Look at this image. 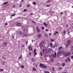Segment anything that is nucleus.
<instances>
[{"mask_svg": "<svg viewBox=\"0 0 73 73\" xmlns=\"http://www.w3.org/2000/svg\"><path fill=\"white\" fill-rule=\"evenodd\" d=\"M40 66L42 68H47V66H46L43 64H40Z\"/></svg>", "mask_w": 73, "mask_h": 73, "instance_id": "f257e3e1", "label": "nucleus"}, {"mask_svg": "<svg viewBox=\"0 0 73 73\" xmlns=\"http://www.w3.org/2000/svg\"><path fill=\"white\" fill-rule=\"evenodd\" d=\"M44 41H42L41 42L40 44V46L41 47H42L43 46V45H44Z\"/></svg>", "mask_w": 73, "mask_h": 73, "instance_id": "f03ea898", "label": "nucleus"}, {"mask_svg": "<svg viewBox=\"0 0 73 73\" xmlns=\"http://www.w3.org/2000/svg\"><path fill=\"white\" fill-rule=\"evenodd\" d=\"M48 51V50L47 49L45 50L44 49L43 51H42V53H46Z\"/></svg>", "mask_w": 73, "mask_h": 73, "instance_id": "7ed1b4c3", "label": "nucleus"}, {"mask_svg": "<svg viewBox=\"0 0 73 73\" xmlns=\"http://www.w3.org/2000/svg\"><path fill=\"white\" fill-rule=\"evenodd\" d=\"M28 49H29L30 50H32V47H31V46H29L28 47Z\"/></svg>", "mask_w": 73, "mask_h": 73, "instance_id": "20e7f679", "label": "nucleus"}, {"mask_svg": "<svg viewBox=\"0 0 73 73\" xmlns=\"http://www.w3.org/2000/svg\"><path fill=\"white\" fill-rule=\"evenodd\" d=\"M36 29L37 32H38V33H39V32H40V29H39V28H38V27H36Z\"/></svg>", "mask_w": 73, "mask_h": 73, "instance_id": "39448f33", "label": "nucleus"}, {"mask_svg": "<svg viewBox=\"0 0 73 73\" xmlns=\"http://www.w3.org/2000/svg\"><path fill=\"white\" fill-rule=\"evenodd\" d=\"M70 53H68V54H66L65 55V56L66 57V56H70Z\"/></svg>", "mask_w": 73, "mask_h": 73, "instance_id": "423d86ee", "label": "nucleus"}, {"mask_svg": "<svg viewBox=\"0 0 73 73\" xmlns=\"http://www.w3.org/2000/svg\"><path fill=\"white\" fill-rule=\"evenodd\" d=\"M34 53L35 55H37V53L36 52V49H35L34 50Z\"/></svg>", "mask_w": 73, "mask_h": 73, "instance_id": "0eeeda50", "label": "nucleus"}, {"mask_svg": "<svg viewBox=\"0 0 73 73\" xmlns=\"http://www.w3.org/2000/svg\"><path fill=\"white\" fill-rule=\"evenodd\" d=\"M44 25H45L46 27H47V26H48V25L47 24H46V23H43Z\"/></svg>", "mask_w": 73, "mask_h": 73, "instance_id": "6e6552de", "label": "nucleus"}, {"mask_svg": "<svg viewBox=\"0 0 73 73\" xmlns=\"http://www.w3.org/2000/svg\"><path fill=\"white\" fill-rule=\"evenodd\" d=\"M41 35L40 34H39L38 35V37H39V38H40V37H41Z\"/></svg>", "mask_w": 73, "mask_h": 73, "instance_id": "1a4fd4ad", "label": "nucleus"}, {"mask_svg": "<svg viewBox=\"0 0 73 73\" xmlns=\"http://www.w3.org/2000/svg\"><path fill=\"white\" fill-rule=\"evenodd\" d=\"M52 56L53 57V58H55V57H56V56L54 54L52 55Z\"/></svg>", "mask_w": 73, "mask_h": 73, "instance_id": "9d476101", "label": "nucleus"}, {"mask_svg": "<svg viewBox=\"0 0 73 73\" xmlns=\"http://www.w3.org/2000/svg\"><path fill=\"white\" fill-rule=\"evenodd\" d=\"M62 46H60V47H59L58 48V50H60V49H62Z\"/></svg>", "mask_w": 73, "mask_h": 73, "instance_id": "9b49d317", "label": "nucleus"}, {"mask_svg": "<svg viewBox=\"0 0 73 73\" xmlns=\"http://www.w3.org/2000/svg\"><path fill=\"white\" fill-rule=\"evenodd\" d=\"M62 65L63 66H65V64L64 63H62Z\"/></svg>", "mask_w": 73, "mask_h": 73, "instance_id": "f8f14e48", "label": "nucleus"}, {"mask_svg": "<svg viewBox=\"0 0 73 73\" xmlns=\"http://www.w3.org/2000/svg\"><path fill=\"white\" fill-rule=\"evenodd\" d=\"M50 47H52V45H53V43H51L50 44Z\"/></svg>", "mask_w": 73, "mask_h": 73, "instance_id": "ddd939ff", "label": "nucleus"}, {"mask_svg": "<svg viewBox=\"0 0 73 73\" xmlns=\"http://www.w3.org/2000/svg\"><path fill=\"white\" fill-rule=\"evenodd\" d=\"M67 43H70V42H71V40H68L67 41Z\"/></svg>", "mask_w": 73, "mask_h": 73, "instance_id": "4468645a", "label": "nucleus"}, {"mask_svg": "<svg viewBox=\"0 0 73 73\" xmlns=\"http://www.w3.org/2000/svg\"><path fill=\"white\" fill-rule=\"evenodd\" d=\"M21 25L20 23H18L17 24V26L19 27V26H20V25Z\"/></svg>", "mask_w": 73, "mask_h": 73, "instance_id": "2eb2a0df", "label": "nucleus"}, {"mask_svg": "<svg viewBox=\"0 0 73 73\" xmlns=\"http://www.w3.org/2000/svg\"><path fill=\"white\" fill-rule=\"evenodd\" d=\"M4 44L5 45H7V42H5L4 43Z\"/></svg>", "mask_w": 73, "mask_h": 73, "instance_id": "dca6fc26", "label": "nucleus"}, {"mask_svg": "<svg viewBox=\"0 0 73 73\" xmlns=\"http://www.w3.org/2000/svg\"><path fill=\"white\" fill-rule=\"evenodd\" d=\"M21 57H22V55H21L20 56H19L18 58V59L20 60V59H21Z\"/></svg>", "mask_w": 73, "mask_h": 73, "instance_id": "f3484780", "label": "nucleus"}, {"mask_svg": "<svg viewBox=\"0 0 73 73\" xmlns=\"http://www.w3.org/2000/svg\"><path fill=\"white\" fill-rule=\"evenodd\" d=\"M71 50H73V46L71 47L70 48Z\"/></svg>", "mask_w": 73, "mask_h": 73, "instance_id": "a211bd4d", "label": "nucleus"}, {"mask_svg": "<svg viewBox=\"0 0 73 73\" xmlns=\"http://www.w3.org/2000/svg\"><path fill=\"white\" fill-rule=\"evenodd\" d=\"M33 70H36V68L35 67H33Z\"/></svg>", "mask_w": 73, "mask_h": 73, "instance_id": "6ab92c4d", "label": "nucleus"}, {"mask_svg": "<svg viewBox=\"0 0 73 73\" xmlns=\"http://www.w3.org/2000/svg\"><path fill=\"white\" fill-rule=\"evenodd\" d=\"M67 59H68V61H70V59L69 57H68L67 58Z\"/></svg>", "mask_w": 73, "mask_h": 73, "instance_id": "aec40b11", "label": "nucleus"}, {"mask_svg": "<svg viewBox=\"0 0 73 73\" xmlns=\"http://www.w3.org/2000/svg\"><path fill=\"white\" fill-rule=\"evenodd\" d=\"M2 58H3L4 60H6V58L4 57V56L2 57Z\"/></svg>", "mask_w": 73, "mask_h": 73, "instance_id": "412c9836", "label": "nucleus"}, {"mask_svg": "<svg viewBox=\"0 0 73 73\" xmlns=\"http://www.w3.org/2000/svg\"><path fill=\"white\" fill-rule=\"evenodd\" d=\"M31 60H32L33 61V62H35V60H34V59H33V58H31Z\"/></svg>", "mask_w": 73, "mask_h": 73, "instance_id": "4be33fe9", "label": "nucleus"}, {"mask_svg": "<svg viewBox=\"0 0 73 73\" xmlns=\"http://www.w3.org/2000/svg\"><path fill=\"white\" fill-rule=\"evenodd\" d=\"M31 7V5L29 4H28L27 5V7Z\"/></svg>", "mask_w": 73, "mask_h": 73, "instance_id": "5701e85b", "label": "nucleus"}, {"mask_svg": "<svg viewBox=\"0 0 73 73\" xmlns=\"http://www.w3.org/2000/svg\"><path fill=\"white\" fill-rule=\"evenodd\" d=\"M23 33L22 32H20L19 33V35H23Z\"/></svg>", "mask_w": 73, "mask_h": 73, "instance_id": "b1692460", "label": "nucleus"}, {"mask_svg": "<svg viewBox=\"0 0 73 73\" xmlns=\"http://www.w3.org/2000/svg\"><path fill=\"white\" fill-rule=\"evenodd\" d=\"M52 51V49H50V48H49V52H50L51 51Z\"/></svg>", "mask_w": 73, "mask_h": 73, "instance_id": "393cba45", "label": "nucleus"}, {"mask_svg": "<svg viewBox=\"0 0 73 73\" xmlns=\"http://www.w3.org/2000/svg\"><path fill=\"white\" fill-rule=\"evenodd\" d=\"M54 41V39H52L51 40V42H53Z\"/></svg>", "mask_w": 73, "mask_h": 73, "instance_id": "a878e982", "label": "nucleus"}, {"mask_svg": "<svg viewBox=\"0 0 73 73\" xmlns=\"http://www.w3.org/2000/svg\"><path fill=\"white\" fill-rule=\"evenodd\" d=\"M33 4L34 5H36V3H35V2H33Z\"/></svg>", "mask_w": 73, "mask_h": 73, "instance_id": "bb28decb", "label": "nucleus"}, {"mask_svg": "<svg viewBox=\"0 0 73 73\" xmlns=\"http://www.w3.org/2000/svg\"><path fill=\"white\" fill-rule=\"evenodd\" d=\"M7 3H8V2H5L4 3V5H5V4H7Z\"/></svg>", "mask_w": 73, "mask_h": 73, "instance_id": "cd10ccee", "label": "nucleus"}, {"mask_svg": "<svg viewBox=\"0 0 73 73\" xmlns=\"http://www.w3.org/2000/svg\"><path fill=\"white\" fill-rule=\"evenodd\" d=\"M21 68H24V66H23V65H21Z\"/></svg>", "mask_w": 73, "mask_h": 73, "instance_id": "c85d7f7f", "label": "nucleus"}, {"mask_svg": "<svg viewBox=\"0 0 73 73\" xmlns=\"http://www.w3.org/2000/svg\"><path fill=\"white\" fill-rule=\"evenodd\" d=\"M29 54L30 56H31V54H32V53L31 52H29Z\"/></svg>", "mask_w": 73, "mask_h": 73, "instance_id": "c756f323", "label": "nucleus"}, {"mask_svg": "<svg viewBox=\"0 0 73 73\" xmlns=\"http://www.w3.org/2000/svg\"><path fill=\"white\" fill-rule=\"evenodd\" d=\"M35 66H36V67H37L38 66H37V64H35Z\"/></svg>", "mask_w": 73, "mask_h": 73, "instance_id": "7c9ffc66", "label": "nucleus"}, {"mask_svg": "<svg viewBox=\"0 0 73 73\" xmlns=\"http://www.w3.org/2000/svg\"><path fill=\"white\" fill-rule=\"evenodd\" d=\"M45 31H46V32H48V29H46Z\"/></svg>", "mask_w": 73, "mask_h": 73, "instance_id": "2f4dec72", "label": "nucleus"}, {"mask_svg": "<svg viewBox=\"0 0 73 73\" xmlns=\"http://www.w3.org/2000/svg\"><path fill=\"white\" fill-rule=\"evenodd\" d=\"M68 60L67 59H66V60H65V62H68Z\"/></svg>", "mask_w": 73, "mask_h": 73, "instance_id": "473e14b6", "label": "nucleus"}, {"mask_svg": "<svg viewBox=\"0 0 73 73\" xmlns=\"http://www.w3.org/2000/svg\"><path fill=\"white\" fill-rule=\"evenodd\" d=\"M50 5H46V7H50Z\"/></svg>", "mask_w": 73, "mask_h": 73, "instance_id": "72a5a7b5", "label": "nucleus"}, {"mask_svg": "<svg viewBox=\"0 0 73 73\" xmlns=\"http://www.w3.org/2000/svg\"><path fill=\"white\" fill-rule=\"evenodd\" d=\"M31 22L32 23H34L35 24V23H36V22L33 21H32Z\"/></svg>", "mask_w": 73, "mask_h": 73, "instance_id": "f704fd0d", "label": "nucleus"}, {"mask_svg": "<svg viewBox=\"0 0 73 73\" xmlns=\"http://www.w3.org/2000/svg\"><path fill=\"white\" fill-rule=\"evenodd\" d=\"M50 0H49L46 3H49V2H50Z\"/></svg>", "mask_w": 73, "mask_h": 73, "instance_id": "c9c22d12", "label": "nucleus"}, {"mask_svg": "<svg viewBox=\"0 0 73 73\" xmlns=\"http://www.w3.org/2000/svg\"><path fill=\"white\" fill-rule=\"evenodd\" d=\"M15 15H16V14H14L12 15L11 16H15Z\"/></svg>", "mask_w": 73, "mask_h": 73, "instance_id": "e433bc0d", "label": "nucleus"}, {"mask_svg": "<svg viewBox=\"0 0 73 73\" xmlns=\"http://www.w3.org/2000/svg\"><path fill=\"white\" fill-rule=\"evenodd\" d=\"M1 72H3V71H4V69H1Z\"/></svg>", "mask_w": 73, "mask_h": 73, "instance_id": "4c0bfd02", "label": "nucleus"}, {"mask_svg": "<svg viewBox=\"0 0 73 73\" xmlns=\"http://www.w3.org/2000/svg\"><path fill=\"white\" fill-rule=\"evenodd\" d=\"M27 11V10L26 9H25L23 11V12H25V11Z\"/></svg>", "mask_w": 73, "mask_h": 73, "instance_id": "58836bf2", "label": "nucleus"}, {"mask_svg": "<svg viewBox=\"0 0 73 73\" xmlns=\"http://www.w3.org/2000/svg\"><path fill=\"white\" fill-rule=\"evenodd\" d=\"M60 51H58L57 52V54H58V55L59 54H60Z\"/></svg>", "mask_w": 73, "mask_h": 73, "instance_id": "ea45409f", "label": "nucleus"}, {"mask_svg": "<svg viewBox=\"0 0 73 73\" xmlns=\"http://www.w3.org/2000/svg\"><path fill=\"white\" fill-rule=\"evenodd\" d=\"M55 33H56V34H58V32H57V31H55Z\"/></svg>", "mask_w": 73, "mask_h": 73, "instance_id": "a19ab883", "label": "nucleus"}, {"mask_svg": "<svg viewBox=\"0 0 73 73\" xmlns=\"http://www.w3.org/2000/svg\"><path fill=\"white\" fill-rule=\"evenodd\" d=\"M56 54H57L56 53V52H55L54 53V55L56 56Z\"/></svg>", "mask_w": 73, "mask_h": 73, "instance_id": "79ce46f5", "label": "nucleus"}, {"mask_svg": "<svg viewBox=\"0 0 73 73\" xmlns=\"http://www.w3.org/2000/svg\"><path fill=\"white\" fill-rule=\"evenodd\" d=\"M24 2V0H22L21 2V3H23Z\"/></svg>", "mask_w": 73, "mask_h": 73, "instance_id": "37998d69", "label": "nucleus"}, {"mask_svg": "<svg viewBox=\"0 0 73 73\" xmlns=\"http://www.w3.org/2000/svg\"><path fill=\"white\" fill-rule=\"evenodd\" d=\"M45 73H50L48 71H46L45 72Z\"/></svg>", "mask_w": 73, "mask_h": 73, "instance_id": "c03bdc74", "label": "nucleus"}, {"mask_svg": "<svg viewBox=\"0 0 73 73\" xmlns=\"http://www.w3.org/2000/svg\"><path fill=\"white\" fill-rule=\"evenodd\" d=\"M64 54L65 55H66V52H64Z\"/></svg>", "mask_w": 73, "mask_h": 73, "instance_id": "a18cd8bd", "label": "nucleus"}, {"mask_svg": "<svg viewBox=\"0 0 73 73\" xmlns=\"http://www.w3.org/2000/svg\"><path fill=\"white\" fill-rule=\"evenodd\" d=\"M23 31L24 32H25V31H26V29H23Z\"/></svg>", "mask_w": 73, "mask_h": 73, "instance_id": "49530a36", "label": "nucleus"}, {"mask_svg": "<svg viewBox=\"0 0 73 73\" xmlns=\"http://www.w3.org/2000/svg\"><path fill=\"white\" fill-rule=\"evenodd\" d=\"M53 60H54L53 59H52L51 60V61H52V62L53 61Z\"/></svg>", "mask_w": 73, "mask_h": 73, "instance_id": "de8ad7c7", "label": "nucleus"}, {"mask_svg": "<svg viewBox=\"0 0 73 73\" xmlns=\"http://www.w3.org/2000/svg\"><path fill=\"white\" fill-rule=\"evenodd\" d=\"M42 30L44 29V27H42Z\"/></svg>", "mask_w": 73, "mask_h": 73, "instance_id": "09e8293b", "label": "nucleus"}, {"mask_svg": "<svg viewBox=\"0 0 73 73\" xmlns=\"http://www.w3.org/2000/svg\"><path fill=\"white\" fill-rule=\"evenodd\" d=\"M52 48H54V47H55V45H53L52 46Z\"/></svg>", "mask_w": 73, "mask_h": 73, "instance_id": "8fccbe9b", "label": "nucleus"}, {"mask_svg": "<svg viewBox=\"0 0 73 73\" xmlns=\"http://www.w3.org/2000/svg\"><path fill=\"white\" fill-rule=\"evenodd\" d=\"M52 69L53 70H54V68L52 67Z\"/></svg>", "mask_w": 73, "mask_h": 73, "instance_id": "3c124183", "label": "nucleus"}, {"mask_svg": "<svg viewBox=\"0 0 73 73\" xmlns=\"http://www.w3.org/2000/svg\"><path fill=\"white\" fill-rule=\"evenodd\" d=\"M23 35L24 36H26V34H24Z\"/></svg>", "mask_w": 73, "mask_h": 73, "instance_id": "603ef678", "label": "nucleus"}, {"mask_svg": "<svg viewBox=\"0 0 73 73\" xmlns=\"http://www.w3.org/2000/svg\"><path fill=\"white\" fill-rule=\"evenodd\" d=\"M66 45H67V46H68V45H70V44L68 43V44H67Z\"/></svg>", "mask_w": 73, "mask_h": 73, "instance_id": "864d4df0", "label": "nucleus"}, {"mask_svg": "<svg viewBox=\"0 0 73 73\" xmlns=\"http://www.w3.org/2000/svg\"><path fill=\"white\" fill-rule=\"evenodd\" d=\"M19 7H22V5H19Z\"/></svg>", "mask_w": 73, "mask_h": 73, "instance_id": "5fc2aeb1", "label": "nucleus"}, {"mask_svg": "<svg viewBox=\"0 0 73 73\" xmlns=\"http://www.w3.org/2000/svg\"><path fill=\"white\" fill-rule=\"evenodd\" d=\"M66 33V31H64V34H65V33Z\"/></svg>", "mask_w": 73, "mask_h": 73, "instance_id": "6e6d98bb", "label": "nucleus"}, {"mask_svg": "<svg viewBox=\"0 0 73 73\" xmlns=\"http://www.w3.org/2000/svg\"><path fill=\"white\" fill-rule=\"evenodd\" d=\"M7 24H8L7 23H5V25H7Z\"/></svg>", "mask_w": 73, "mask_h": 73, "instance_id": "4d7b16f0", "label": "nucleus"}, {"mask_svg": "<svg viewBox=\"0 0 73 73\" xmlns=\"http://www.w3.org/2000/svg\"><path fill=\"white\" fill-rule=\"evenodd\" d=\"M49 57L50 58H52V56H50Z\"/></svg>", "mask_w": 73, "mask_h": 73, "instance_id": "13d9d810", "label": "nucleus"}, {"mask_svg": "<svg viewBox=\"0 0 73 73\" xmlns=\"http://www.w3.org/2000/svg\"><path fill=\"white\" fill-rule=\"evenodd\" d=\"M56 33H54L53 35H56Z\"/></svg>", "mask_w": 73, "mask_h": 73, "instance_id": "bf43d9fd", "label": "nucleus"}, {"mask_svg": "<svg viewBox=\"0 0 73 73\" xmlns=\"http://www.w3.org/2000/svg\"><path fill=\"white\" fill-rule=\"evenodd\" d=\"M72 58H73V55H72L71 57Z\"/></svg>", "mask_w": 73, "mask_h": 73, "instance_id": "052dcab7", "label": "nucleus"}, {"mask_svg": "<svg viewBox=\"0 0 73 73\" xmlns=\"http://www.w3.org/2000/svg\"><path fill=\"white\" fill-rule=\"evenodd\" d=\"M68 45H67V44L65 46V47H68Z\"/></svg>", "mask_w": 73, "mask_h": 73, "instance_id": "680f3d73", "label": "nucleus"}, {"mask_svg": "<svg viewBox=\"0 0 73 73\" xmlns=\"http://www.w3.org/2000/svg\"><path fill=\"white\" fill-rule=\"evenodd\" d=\"M40 55L41 56H42V53H41V52H40Z\"/></svg>", "mask_w": 73, "mask_h": 73, "instance_id": "e2e57ef3", "label": "nucleus"}, {"mask_svg": "<svg viewBox=\"0 0 73 73\" xmlns=\"http://www.w3.org/2000/svg\"><path fill=\"white\" fill-rule=\"evenodd\" d=\"M28 41H27L26 42V43L27 44H28Z\"/></svg>", "mask_w": 73, "mask_h": 73, "instance_id": "0e129e2a", "label": "nucleus"}, {"mask_svg": "<svg viewBox=\"0 0 73 73\" xmlns=\"http://www.w3.org/2000/svg\"><path fill=\"white\" fill-rule=\"evenodd\" d=\"M30 14L31 15H33V13H30Z\"/></svg>", "mask_w": 73, "mask_h": 73, "instance_id": "69168bd1", "label": "nucleus"}, {"mask_svg": "<svg viewBox=\"0 0 73 73\" xmlns=\"http://www.w3.org/2000/svg\"><path fill=\"white\" fill-rule=\"evenodd\" d=\"M45 36H46V37L48 36V35H45Z\"/></svg>", "mask_w": 73, "mask_h": 73, "instance_id": "338daca9", "label": "nucleus"}, {"mask_svg": "<svg viewBox=\"0 0 73 73\" xmlns=\"http://www.w3.org/2000/svg\"><path fill=\"white\" fill-rule=\"evenodd\" d=\"M62 73H67V72H62Z\"/></svg>", "mask_w": 73, "mask_h": 73, "instance_id": "774afa93", "label": "nucleus"}]
</instances>
